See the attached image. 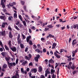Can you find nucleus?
Masks as SVG:
<instances>
[{
  "label": "nucleus",
  "mask_w": 78,
  "mask_h": 78,
  "mask_svg": "<svg viewBox=\"0 0 78 78\" xmlns=\"http://www.w3.org/2000/svg\"><path fill=\"white\" fill-rule=\"evenodd\" d=\"M59 67L58 68V69L57 72V75H59Z\"/></svg>",
  "instance_id": "603ef678"
},
{
  "label": "nucleus",
  "mask_w": 78,
  "mask_h": 78,
  "mask_svg": "<svg viewBox=\"0 0 78 78\" xmlns=\"http://www.w3.org/2000/svg\"><path fill=\"white\" fill-rule=\"evenodd\" d=\"M9 37L10 38H12L13 36L12 34V32L11 31H10L9 32Z\"/></svg>",
  "instance_id": "9b49d317"
},
{
  "label": "nucleus",
  "mask_w": 78,
  "mask_h": 78,
  "mask_svg": "<svg viewBox=\"0 0 78 78\" xmlns=\"http://www.w3.org/2000/svg\"><path fill=\"white\" fill-rule=\"evenodd\" d=\"M33 66V63L31 62L29 64V66Z\"/></svg>",
  "instance_id": "864d4df0"
},
{
  "label": "nucleus",
  "mask_w": 78,
  "mask_h": 78,
  "mask_svg": "<svg viewBox=\"0 0 78 78\" xmlns=\"http://www.w3.org/2000/svg\"><path fill=\"white\" fill-rule=\"evenodd\" d=\"M0 19L2 20H3L4 21H5L6 19V18L5 16H0Z\"/></svg>",
  "instance_id": "6e6552de"
},
{
  "label": "nucleus",
  "mask_w": 78,
  "mask_h": 78,
  "mask_svg": "<svg viewBox=\"0 0 78 78\" xmlns=\"http://www.w3.org/2000/svg\"><path fill=\"white\" fill-rule=\"evenodd\" d=\"M7 67H8L7 64H5L3 65L2 67L3 69H6V68H7Z\"/></svg>",
  "instance_id": "a211bd4d"
},
{
  "label": "nucleus",
  "mask_w": 78,
  "mask_h": 78,
  "mask_svg": "<svg viewBox=\"0 0 78 78\" xmlns=\"http://www.w3.org/2000/svg\"><path fill=\"white\" fill-rule=\"evenodd\" d=\"M52 78H56V76H55L52 75Z\"/></svg>",
  "instance_id": "774afa93"
},
{
  "label": "nucleus",
  "mask_w": 78,
  "mask_h": 78,
  "mask_svg": "<svg viewBox=\"0 0 78 78\" xmlns=\"http://www.w3.org/2000/svg\"><path fill=\"white\" fill-rule=\"evenodd\" d=\"M61 64H66V63L64 62V63H61V64H59V66H62V65H61Z\"/></svg>",
  "instance_id": "ea45409f"
},
{
  "label": "nucleus",
  "mask_w": 78,
  "mask_h": 78,
  "mask_svg": "<svg viewBox=\"0 0 78 78\" xmlns=\"http://www.w3.org/2000/svg\"><path fill=\"white\" fill-rule=\"evenodd\" d=\"M19 19H20L21 21H22L24 26H25V27H26V26H27V23H26V22L25 20L23 21V20L22 19V16H21V15H19Z\"/></svg>",
  "instance_id": "7ed1b4c3"
},
{
  "label": "nucleus",
  "mask_w": 78,
  "mask_h": 78,
  "mask_svg": "<svg viewBox=\"0 0 78 78\" xmlns=\"http://www.w3.org/2000/svg\"><path fill=\"white\" fill-rule=\"evenodd\" d=\"M5 59L6 61L8 63V62H9V60L10 59V57H5Z\"/></svg>",
  "instance_id": "2eb2a0df"
},
{
  "label": "nucleus",
  "mask_w": 78,
  "mask_h": 78,
  "mask_svg": "<svg viewBox=\"0 0 78 78\" xmlns=\"http://www.w3.org/2000/svg\"><path fill=\"white\" fill-rule=\"evenodd\" d=\"M35 51H37V52H38V53H40V52H41L40 50H39V49H36Z\"/></svg>",
  "instance_id": "a19ab883"
},
{
  "label": "nucleus",
  "mask_w": 78,
  "mask_h": 78,
  "mask_svg": "<svg viewBox=\"0 0 78 78\" xmlns=\"http://www.w3.org/2000/svg\"><path fill=\"white\" fill-rule=\"evenodd\" d=\"M54 55L56 57V58H61V57L59 55H58V54H57V53H56L55 52H54Z\"/></svg>",
  "instance_id": "f3484780"
},
{
  "label": "nucleus",
  "mask_w": 78,
  "mask_h": 78,
  "mask_svg": "<svg viewBox=\"0 0 78 78\" xmlns=\"http://www.w3.org/2000/svg\"><path fill=\"white\" fill-rule=\"evenodd\" d=\"M77 44V42L76 41L75 42H73L72 43L73 45H75V44Z\"/></svg>",
  "instance_id": "58836bf2"
},
{
  "label": "nucleus",
  "mask_w": 78,
  "mask_h": 78,
  "mask_svg": "<svg viewBox=\"0 0 78 78\" xmlns=\"http://www.w3.org/2000/svg\"><path fill=\"white\" fill-rule=\"evenodd\" d=\"M56 44L54 43L52 45V49H54V48H56Z\"/></svg>",
  "instance_id": "dca6fc26"
},
{
  "label": "nucleus",
  "mask_w": 78,
  "mask_h": 78,
  "mask_svg": "<svg viewBox=\"0 0 78 78\" xmlns=\"http://www.w3.org/2000/svg\"><path fill=\"white\" fill-rule=\"evenodd\" d=\"M45 73H47V74H50V71L48 70V69H47L46 71H45Z\"/></svg>",
  "instance_id": "4be33fe9"
},
{
  "label": "nucleus",
  "mask_w": 78,
  "mask_h": 78,
  "mask_svg": "<svg viewBox=\"0 0 78 78\" xmlns=\"http://www.w3.org/2000/svg\"><path fill=\"white\" fill-rule=\"evenodd\" d=\"M12 18H13L12 16H9L8 17L9 20H11V19H12Z\"/></svg>",
  "instance_id": "bb28decb"
},
{
  "label": "nucleus",
  "mask_w": 78,
  "mask_h": 78,
  "mask_svg": "<svg viewBox=\"0 0 78 78\" xmlns=\"http://www.w3.org/2000/svg\"><path fill=\"white\" fill-rule=\"evenodd\" d=\"M17 14L16 13H15L14 14V17L15 18V17H16L17 18Z\"/></svg>",
  "instance_id": "e433bc0d"
},
{
  "label": "nucleus",
  "mask_w": 78,
  "mask_h": 78,
  "mask_svg": "<svg viewBox=\"0 0 78 78\" xmlns=\"http://www.w3.org/2000/svg\"><path fill=\"white\" fill-rule=\"evenodd\" d=\"M42 71V67L40 66L39 68L38 72H41Z\"/></svg>",
  "instance_id": "4468645a"
},
{
  "label": "nucleus",
  "mask_w": 78,
  "mask_h": 78,
  "mask_svg": "<svg viewBox=\"0 0 78 78\" xmlns=\"http://www.w3.org/2000/svg\"><path fill=\"white\" fill-rule=\"evenodd\" d=\"M76 73H77V71L76 70H74L73 71V72L72 73L73 75H75Z\"/></svg>",
  "instance_id": "c9c22d12"
},
{
  "label": "nucleus",
  "mask_w": 78,
  "mask_h": 78,
  "mask_svg": "<svg viewBox=\"0 0 78 78\" xmlns=\"http://www.w3.org/2000/svg\"><path fill=\"white\" fill-rule=\"evenodd\" d=\"M20 47L22 49V48H24V45L22 44H20Z\"/></svg>",
  "instance_id": "b1692460"
},
{
  "label": "nucleus",
  "mask_w": 78,
  "mask_h": 78,
  "mask_svg": "<svg viewBox=\"0 0 78 78\" xmlns=\"http://www.w3.org/2000/svg\"><path fill=\"white\" fill-rule=\"evenodd\" d=\"M31 17H32L33 19H36V17L33 15L31 16Z\"/></svg>",
  "instance_id": "49530a36"
},
{
  "label": "nucleus",
  "mask_w": 78,
  "mask_h": 78,
  "mask_svg": "<svg viewBox=\"0 0 78 78\" xmlns=\"http://www.w3.org/2000/svg\"><path fill=\"white\" fill-rule=\"evenodd\" d=\"M45 78V76H44L43 75H41L40 77V78Z\"/></svg>",
  "instance_id": "3c124183"
},
{
  "label": "nucleus",
  "mask_w": 78,
  "mask_h": 78,
  "mask_svg": "<svg viewBox=\"0 0 78 78\" xmlns=\"http://www.w3.org/2000/svg\"><path fill=\"white\" fill-rule=\"evenodd\" d=\"M21 3L22 5H24L25 4V2L24 1H21Z\"/></svg>",
  "instance_id": "72a5a7b5"
},
{
  "label": "nucleus",
  "mask_w": 78,
  "mask_h": 78,
  "mask_svg": "<svg viewBox=\"0 0 78 78\" xmlns=\"http://www.w3.org/2000/svg\"><path fill=\"white\" fill-rule=\"evenodd\" d=\"M34 59L35 61H36L37 62H38V61H39V58H38L35 57Z\"/></svg>",
  "instance_id": "c85d7f7f"
},
{
  "label": "nucleus",
  "mask_w": 78,
  "mask_h": 78,
  "mask_svg": "<svg viewBox=\"0 0 78 78\" xmlns=\"http://www.w3.org/2000/svg\"><path fill=\"white\" fill-rule=\"evenodd\" d=\"M20 35L19 34L17 37V41L18 44H20L21 43V39H20Z\"/></svg>",
  "instance_id": "20e7f679"
},
{
  "label": "nucleus",
  "mask_w": 78,
  "mask_h": 78,
  "mask_svg": "<svg viewBox=\"0 0 78 78\" xmlns=\"http://www.w3.org/2000/svg\"><path fill=\"white\" fill-rule=\"evenodd\" d=\"M63 51H64V49H61L60 51V53H62V52H63Z\"/></svg>",
  "instance_id": "37998d69"
},
{
  "label": "nucleus",
  "mask_w": 78,
  "mask_h": 78,
  "mask_svg": "<svg viewBox=\"0 0 78 78\" xmlns=\"http://www.w3.org/2000/svg\"><path fill=\"white\" fill-rule=\"evenodd\" d=\"M26 40H27V42H28H28H29V41H30V39L27 38Z\"/></svg>",
  "instance_id": "e2e57ef3"
},
{
  "label": "nucleus",
  "mask_w": 78,
  "mask_h": 78,
  "mask_svg": "<svg viewBox=\"0 0 78 78\" xmlns=\"http://www.w3.org/2000/svg\"><path fill=\"white\" fill-rule=\"evenodd\" d=\"M43 52L44 53H45L46 52H47V50H46V49L44 48L43 49Z\"/></svg>",
  "instance_id": "09e8293b"
},
{
  "label": "nucleus",
  "mask_w": 78,
  "mask_h": 78,
  "mask_svg": "<svg viewBox=\"0 0 78 78\" xmlns=\"http://www.w3.org/2000/svg\"><path fill=\"white\" fill-rule=\"evenodd\" d=\"M31 30H35L36 28L34 26H33L31 28Z\"/></svg>",
  "instance_id": "f704fd0d"
},
{
  "label": "nucleus",
  "mask_w": 78,
  "mask_h": 78,
  "mask_svg": "<svg viewBox=\"0 0 78 78\" xmlns=\"http://www.w3.org/2000/svg\"><path fill=\"white\" fill-rule=\"evenodd\" d=\"M72 62H70L69 63V64L68 65V67H70L71 66H72Z\"/></svg>",
  "instance_id": "c756f323"
},
{
  "label": "nucleus",
  "mask_w": 78,
  "mask_h": 78,
  "mask_svg": "<svg viewBox=\"0 0 78 78\" xmlns=\"http://www.w3.org/2000/svg\"><path fill=\"white\" fill-rule=\"evenodd\" d=\"M6 34V31L5 30H4V31H0V36H5V35Z\"/></svg>",
  "instance_id": "423d86ee"
},
{
  "label": "nucleus",
  "mask_w": 78,
  "mask_h": 78,
  "mask_svg": "<svg viewBox=\"0 0 78 78\" xmlns=\"http://www.w3.org/2000/svg\"><path fill=\"white\" fill-rule=\"evenodd\" d=\"M49 30V28L46 27L44 29V31H47V30Z\"/></svg>",
  "instance_id": "4d7b16f0"
},
{
  "label": "nucleus",
  "mask_w": 78,
  "mask_h": 78,
  "mask_svg": "<svg viewBox=\"0 0 78 78\" xmlns=\"http://www.w3.org/2000/svg\"><path fill=\"white\" fill-rule=\"evenodd\" d=\"M17 78H19L20 76H19V75L18 74H16L15 76Z\"/></svg>",
  "instance_id": "79ce46f5"
},
{
  "label": "nucleus",
  "mask_w": 78,
  "mask_h": 78,
  "mask_svg": "<svg viewBox=\"0 0 78 78\" xmlns=\"http://www.w3.org/2000/svg\"><path fill=\"white\" fill-rule=\"evenodd\" d=\"M18 62H19V59L17 58L16 62V64H18Z\"/></svg>",
  "instance_id": "8fccbe9b"
},
{
  "label": "nucleus",
  "mask_w": 78,
  "mask_h": 78,
  "mask_svg": "<svg viewBox=\"0 0 78 78\" xmlns=\"http://www.w3.org/2000/svg\"><path fill=\"white\" fill-rule=\"evenodd\" d=\"M14 27L16 29V30H18V31H19L20 30V29L18 28V27H17V26L15 25H14Z\"/></svg>",
  "instance_id": "a878e982"
},
{
  "label": "nucleus",
  "mask_w": 78,
  "mask_h": 78,
  "mask_svg": "<svg viewBox=\"0 0 78 78\" xmlns=\"http://www.w3.org/2000/svg\"><path fill=\"white\" fill-rule=\"evenodd\" d=\"M23 9L25 11H27V6L24 5L23 7Z\"/></svg>",
  "instance_id": "393cba45"
},
{
  "label": "nucleus",
  "mask_w": 78,
  "mask_h": 78,
  "mask_svg": "<svg viewBox=\"0 0 78 78\" xmlns=\"http://www.w3.org/2000/svg\"><path fill=\"white\" fill-rule=\"evenodd\" d=\"M35 58H38V59H39L40 58V55L39 54H37L36 55V56L35 57Z\"/></svg>",
  "instance_id": "473e14b6"
},
{
  "label": "nucleus",
  "mask_w": 78,
  "mask_h": 78,
  "mask_svg": "<svg viewBox=\"0 0 78 78\" xmlns=\"http://www.w3.org/2000/svg\"><path fill=\"white\" fill-rule=\"evenodd\" d=\"M21 71L22 73H24V71H23V68H21Z\"/></svg>",
  "instance_id": "c03bdc74"
},
{
  "label": "nucleus",
  "mask_w": 78,
  "mask_h": 78,
  "mask_svg": "<svg viewBox=\"0 0 78 78\" xmlns=\"http://www.w3.org/2000/svg\"><path fill=\"white\" fill-rule=\"evenodd\" d=\"M0 51H1V52H2V51H3V48H0Z\"/></svg>",
  "instance_id": "338daca9"
},
{
  "label": "nucleus",
  "mask_w": 78,
  "mask_h": 78,
  "mask_svg": "<svg viewBox=\"0 0 78 78\" xmlns=\"http://www.w3.org/2000/svg\"><path fill=\"white\" fill-rule=\"evenodd\" d=\"M71 40H72V38H71V37H70L69 39V43H70V42H71Z\"/></svg>",
  "instance_id": "680f3d73"
},
{
  "label": "nucleus",
  "mask_w": 78,
  "mask_h": 78,
  "mask_svg": "<svg viewBox=\"0 0 78 78\" xmlns=\"http://www.w3.org/2000/svg\"><path fill=\"white\" fill-rule=\"evenodd\" d=\"M48 62L49 63H54L55 62L53 61V60L52 58L50 60H48Z\"/></svg>",
  "instance_id": "ddd939ff"
},
{
  "label": "nucleus",
  "mask_w": 78,
  "mask_h": 78,
  "mask_svg": "<svg viewBox=\"0 0 78 78\" xmlns=\"http://www.w3.org/2000/svg\"><path fill=\"white\" fill-rule=\"evenodd\" d=\"M51 44V42L49 41H48L47 42V45H49V44Z\"/></svg>",
  "instance_id": "4c0bfd02"
},
{
  "label": "nucleus",
  "mask_w": 78,
  "mask_h": 78,
  "mask_svg": "<svg viewBox=\"0 0 78 78\" xmlns=\"http://www.w3.org/2000/svg\"><path fill=\"white\" fill-rule=\"evenodd\" d=\"M8 44L9 45V47L10 48L11 50L13 51V52H15L16 51H17V49H16V47H13L11 48V41H10L9 42Z\"/></svg>",
  "instance_id": "f257e3e1"
},
{
  "label": "nucleus",
  "mask_w": 78,
  "mask_h": 78,
  "mask_svg": "<svg viewBox=\"0 0 78 78\" xmlns=\"http://www.w3.org/2000/svg\"><path fill=\"white\" fill-rule=\"evenodd\" d=\"M28 48L26 47L25 48V52H27V51H28Z\"/></svg>",
  "instance_id": "6e6d98bb"
},
{
  "label": "nucleus",
  "mask_w": 78,
  "mask_h": 78,
  "mask_svg": "<svg viewBox=\"0 0 78 78\" xmlns=\"http://www.w3.org/2000/svg\"><path fill=\"white\" fill-rule=\"evenodd\" d=\"M76 67V66H75L74 64H73L72 65V66H71L70 68V69H72V70H74Z\"/></svg>",
  "instance_id": "9d476101"
},
{
  "label": "nucleus",
  "mask_w": 78,
  "mask_h": 78,
  "mask_svg": "<svg viewBox=\"0 0 78 78\" xmlns=\"http://www.w3.org/2000/svg\"><path fill=\"white\" fill-rule=\"evenodd\" d=\"M3 75H4V73L2 72L1 73V75H0V77H2V76H3Z\"/></svg>",
  "instance_id": "bf43d9fd"
},
{
  "label": "nucleus",
  "mask_w": 78,
  "mask_h": 78,
  "mask_svg": "<svg viewBox=\"0 0 78 78\" xmlns=\"http://www.w3.org/2000/svg\"><path fill=\"white\" fill-rule=\"evenodd\" d=\"M1 55H2V56L5 57V55H6V54L5 53V52H3L1 53Z\"/></svg>",
  "instance_id": "cd10ccee"
},
{
  "label": "nucleus",
  "mask_w": 78,
  "mask_h": 78,
  "mask_svg": "<svg viewBox=\"0 0 78 78\" xmlns=\"http://www.w3.org/2000/svg\"><path fill=\"white\" fill-rule=\"evenodd\" d=\"M44 40H45V38H41V40L42 41V42H44V41H44Z\"/></svg>",
  "instance_id": "0e129e2a"
},
{
  "label": "nucleus",
  "mask_w": 78,
  "mask_h": 78,
  "mask_svg": "<svg viewBox=\"0 0 78 78\" xmlns=\"http://www.w3.org/2000/svg\"><path fill=\"white\" fill-rule=\"evenodd\" d=\"M5 48L6 50H8V51H9V48L8 47H7V46L6 45H5Z\"/></svg>",
  "instance_id": "7c9ffc66"
},
{
  "label": "nucleus",
  "mask_w": 78,
  "mask_h": 78,
  "mask_svg": "<svg viewBox=\"0 0 78 78\" xmlns=\"http://www.w3.org/2000/svg\"><path fill=\"white\" fill-rule=\"evenodd\" d=\"M67 61H72V57H70L69 58H68Z\"/></svg>",
  "instance_id": "a18cd8bd"
},
{
  "label": "nucleus",
  "mask_w": 78,
  "mask_h": 78,
  "mask_svg": "<svg viewBox=\"0 0 78 78\" xmlns=\"http://www.w3.org/2000/svg\"><path fill=\"white\" fill-rule=\"evenodd\" d=\"M20 23V22H19V21H17L16 22V24L17 25H19Z\"/></svg>",
  "instance_id": "052dcab7"
},
{
  "label": "nucleus",
  "mask_w": 78,
  "mask_h": 78,
  "mask_svg": "<svg viewBox=\"0 0 78 78\" xmlns=\"http://www.w3.org/2000/svg\"><path fill=\"white\" fill-rule=\"evenodd\" d=\"M51 72L55 73V70L53 69H51Z\"/></svg>",
  "instance_id": "5fc2aeb1"
},
{
  "label": "nucleus",
  "mask_w": 78,
  "mask_h": 78,
  "mask_svg": "<svg viewBox=\"0 0 78 78\" xmlns=\"http://www.w3.org/2000/svg\"><path fill=\"white\" fill-rule=\"evenodd\" d=\"M19 27L20 28H23V26L21 24H19Z\"/></svg>",
  "instance_id": "aec40b11"
},
{
  "label": "nucleus",
  "mask_w": 78,
  "mask_h": 78,
  "mask_svg": "<svg viewBox=\"0 0 78 78\" xmlns=\"http://www.w3.org/2000/svg\"><path fill=\"white\" fill-rule=\"evenodd\" d=\"M6 2V0H1V5L2 6V7L3 8H5L6 6L5 4V3Z\"/></svg>",
  "instance_id": "f03ea898"
},
{
  "label": "nucleus",
  "mask_w": 78,
  "mask_h": 78,
  "mask_svg": "<svg viewBox=\"0 0 78 78\" xmlns=\"http://www.w3.org/2000/svg\"><path fill=\"white\" fill-rule=\"evenodd\" d=\"M59 63H55V68L56 69V68H57L58 67V66H59Z\"/></svg>",
  "instance_id": "2f4dec72"
},
{
  "label": "nucleus",
  "mask_w": 78,
  "mask_h": 78,
  "mask_svg": "<svg viewBox=\"0 0 78 78\" xmlns=\"http://www.w3.org/2000/svg\"><path fill=\"white\" fill-rule=\"evenodd\" d=\"M29 44L30 45H33V42H32V41L31 40H30L29 41Z\"/></svg>",
  "instance_id": "de8ad7c7"
},
{
  "label": "nucleus",
  "mask_w": 78,
  "mask_h": 78,
  "mask_svg": "<svg viewBox=\"0 0 78 78\" xmlns=\"http://www.w3.org/2000/svg\"><path fill=\"white\" fill-rule=\"evenodd\" d=\"M25 57L26 59H27V60L30 61V59H31V57H32V55H31V54H30L28 55V57L27 56H25Z\"/></svg>",
  "instance_id": "39448f33"
},
{
  "label": "nucleus",
  "mask_w": 78,
  "mask_h": 78,
  "mask_svg": "<svg viewBox=\"0 0 78 78\" xmlns=\"http://www.w3.org/2000/svg\"><path fill=\"white\" fill-rule=\"evenodd\" d=\"M27 63H28V62H27V61H25V62H23V63H22V65L23 66H25V65L26 64H27Z\"/></svg>",
  "instance_id": "6ab92c4d"
},
{
  "label": "nucleus",
  "mask_w": 78,
  "mask_h": 78,
  "mask_svg": "<svg viewBox=\"0 0 78 78\" xmlns=\"http://www.w3.org/2000/svg\"><path fill=\"white\" fill-rule=\"evenodd\" d=\"M21 35L23 37V40H24V39H26V37H25V35H23V33H21Z\"/></svg>",
  "instance_id": "5701e85b"
},
{
  "label": "nucleus",
  "mask_w": 78,
  "mask_h": 78,
  "mask_svg": "<svg viewBox=\"0 0 78 78\" xmlns=\"http://www.w3.org/2000/svg\"><path fill=\"white\" fill-rule=\"evenodd\" d=\"M6 25L7 26H8V25L7 23H6V22L3 23H2V28H5V25Z\"/></svg>",
  "instance_id": "1a4fd4ad"
},
{
  "label": "nucleus",
  "mask_w": 78,
  "mask_h": 78,
  "mask_svg": "<svg viewBox=\"0 0 78 78\" xmlns=\"http://www.w3.org/2000/svg\"><path fill=\"white\" fill-rule=\"evenodd\" d=\"M29 31L30 33H32V31H31V29H29Z\"/></svg>",
  "instance_id": "69168bd1"
},
{
  "label": "nucleus",
  "mask_w": 78,
  "mask_h": 78,
  "mask_svg": "<svg viewBox=\"0 0 78 78\" xmlns=\"http://www.w3.org/2000/svg\"><path fill=\"white\" fill-rule=\"evenodd\" d=\"M37 69L36 68L33 69H32L31 70V72H34V73H36L37 72Z\"/></svg>",
  "instance_id": "f8f14e48"
},
{
  "label": "nucleus",
  "mask_w": 78,
  "mask_h": 78,
  "mask_svg": "<svg viewBox=\"0 0 78 78\" xmlns=\"http://www.w3.org/2000/svg\"><path fill=\"white\" fill-rule=\"evenodd\" d=\"M3 12H7V10H6V9H3Z\"/></svg>",
  "instance_id": "13d9d810"
},
{
  "label": "nucleus",
  "mask_w": 78,
  "mask_h": 78,
  "mask_svg": "<svg viewBox=\"0 0 78 78\" xmlns=\"http://www.w3.org/2000/svg\"><path fill=\"white\" fill-rule=\"evenodd\" d=\"M47 27L49 28H53V26H52V24L48 25Z\"/></svg>",
  "instance_id": "412c9836"
},
{
  "label": "nucleus",
  "mask_w": 78,
  "mask_h": 78,
  "mask_svg": "<svg viewBox=\"0 0 78 78\" xmlns=\"http://www.w3.org/2000/svg\"><path fill=\"white\" fill-rule=\"evenodd\" d=\"M7 63L9 69H11V67H14V66H13L12 63V62L9 63V62H8Z\"/></svg>",
  "instance_id": "0eeeda50"
}]
</instances>
